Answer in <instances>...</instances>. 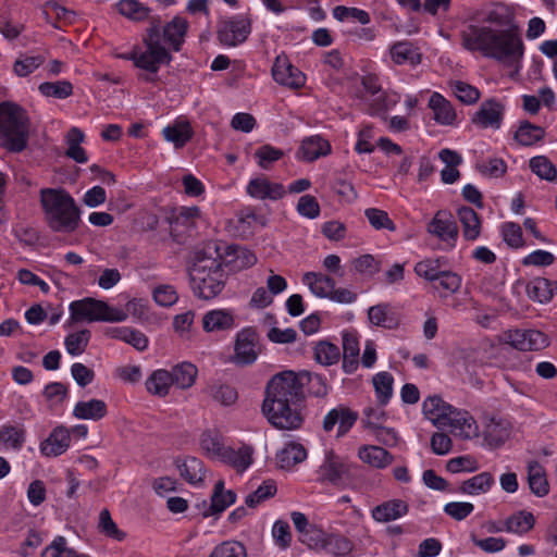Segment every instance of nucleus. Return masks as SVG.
Instances as JSON below:
<instances>
[{
    "instance_id": "obj_1",
    "label": "nucleus",
    "mask_w": 557,
    "mask_h": 557,
    "mask_svg": "<svg viewBox=\"0 0 557 557\" xmlns=\"http://www.w3.org/2000/svg\"><path fill=\"white\" fill-rule=\"evenodd\" d=\"M462 47L480 52L507 66H518L524 54L520 28L515 21V11L504 3L473 17L460 33Z\"/></svg>"
},
{
    "instance_id": "obj_2",
    "label": "nucleus",
    "mask_w": 557,
    "mask_h": 557,
    "mask_svg": "<svg viewBox=\"0 0 557 557\" xmlns=\"http://www.w3.org/2000/svg\"><path fill=\"white\" fill-rule=\"evenodd\" d=\"M305 384H311L317 397L327 394L322 375L308 371H283L275 374L267 384L262 412L267 418H302L309 414L306 405Z\"/></svg>"
},
{
    "instance_id": "obj_3",
    "label": "nucleus",
    "mask_w": 557,
    "mask_h": 557,
    "mask_svg": "<svg viewBox=\"0 0 557 557\" xmlns=\"http://www.w3.org/2000/svg\"><path fill=\"white\" fill-rule=\"evenodd\" d=\"M189 278L195 296L200 299H213L223 290L226 274L220 247L215 243H209L195 252Z\"/></svg>"
},
{
    "instance_id": "obj_4",
    "label": "nucleus",
    "mask_w": 557,
    "mask_h": 557,
    "mask_svg": "<svg viewBox=\"0 0 557 557\" xmlns=\"http://www.w3.org/2000/svg\"><path fill=\"white\" fill-rule=\"evenodd\" d=\"M40 203L47 224L53 232L72 233L78 227L81 210L65 189H41Z\"/></svg>"
},
{
    "instance_id": "obj_5",
    "label": "nucleus",
    "mask_w": 557,
    "mask_h": 557,
    "mask_svg": "<svg viewBox=\"0 0 557 557\" xmlns=\"http://www.w3.org/2000/svg\"><path fill=\"white\" fill-rule=\"evenodd\" d=\"M30 119L27 111L12 101L0 102L1 147L12 153H20L28 146Z\"/></svg>"
},
{
    "instance_id": "obj_6",
    "label": "nucleus",
    "mask_w": 557,
    "mask_h": 557,
    "mask_svg": "<svg viewBox=\"0 0 557 557\" xmlns=\"http://www.w3.org/2000/svg\"><path fill=\"white\" fill-rule=\"evenodd\" d=\"M160 17H151L150 26L147 28L146 35L143 38L146 50L140 51V49L134 48L131 52L121 53L117 57L133 61L136 67L146 72L152 74L158 73L162 64L169 65L173 60L169 49L160 44Z\"/></svg>"
},
{
    "instance_id": "obj_7",
    "label": "nucleus",
    "mask_w": 557,
    "mask_h": 557,
    "mask_svg": "<svg viewBox=\"0 0 557 557\" xmlns=\"http://www.w3.org/2000/svg\"><path fill=\"white\" fill-rule=\"evenodd\" d=\"M71 321L72 322H122L128 317L127 312L110 307L106 301L98 300L91 297H86L81 300H75L70 304Z\"/></svg>"
},
{
    "instance_id": "obj_8",
    "label": "nucleus",
    "mask_w": 557,
    "mask_h": 557,
    "mask_svg": "<svg viewBox=\"0 0 557 557\" xmlns=\"http://www.w3.org/2000/svg\"><path fill=\"white\" fill-rule=\"evenodd\" d=\"M250 33L251 20L246 15H235L219 23L216 35L220 44L236 47L246 41Z\"/></svg>"
},
{
    "instance_id": "obj_9",
    "label": "nucleus",
    "mask_w": 557,
    "mask_h": 557,
    "mask_svg": "<svg viewBox=\"0 0 557 557\" xmlns=\"http://www.w3.org/2000/svg\"><path fill=\"white\" fill-rule=\"evenodd\" d=\"M504 339L521 351L541 350L549 344L547 336L537 330H509L504 333Z\"/></svg>"
},
{
    "instance_id": "obj_10",
    "label": "nucleus",
    "mask_w": 557,
    "mask_h": 557,
    "mask_svg": "<svg viewBox=\"0 0 557 557\" xmlns=\"http://www.w3.org/2000/svg\"><path fill=\"white\" fill-rule=\"evenodd\" d=\"M259 336L255 329L246 327L237 333L235 341L234 362L238 366L252 364L258 357Z\"/></svg>"
},
{
    "instance_id": "obj_11",
    "label": "nucleus",
    "mask_w": 557,
    "mask_h": 557,
    "mask_svg": "<svg viewBox=\"0 0 557 557\" xmlns=\"http://www.w3.org/2000/svg\"><path fill=\"white\" fill-rule=\"evenodd\" d=\"M272 76L277 84L292 89L301 88L306 82L305 75L289 62L285 54L275 58Z\"/></svg>"
},
{
    "instance_id": "obj_12",
    "label": "nucleus",
    "mask_w": 557,
    "mask_h": 557,
    "mask_svg": "<svg viewBox=\"0 0 557 557\" xmlns=\"http://www.w3.org/2000/svg\"><path fill=\"white\" fill-rule=\"evenodd\" d=\"M505 106L496 98L484 100L480 109L473 114L471 122L481 128L498 129L502 126Z\"/></svg>"
},
{
    "instance_id": "obj_13",
    "label": "nucleus",
    "mask_w": 557,
    "mask_h": 557,
    "mask_svg": "<svg viewBox=\"0 0 557 557\" xmlns=\"http://www.w3.org/2000/svg\"><path fill=\"white\" fill-rule=\"evenodd\" d=\"M429 233L437 236L441 240L455 246L458 237V226L453 216L444 211H438L428 226Z\"/></svg>"
},
{
    "instance_id": "obj_14",
    "label": "nucleus",
    "mask_w": 557,
    "mask_h": 557,
    "mask_svg": "<svg viewBox=\"0 0 557 557\" xmlns=\"http://www.w3.org/2000/svg\"><path fill=\"white\" fill-rule=\"evenodd\" d=\"M422 412L425 417L432 416L433 418H449L450 416L472 418L468 410L454 407L440 395L426 397L422 403Z\"/></svg>"
},
{
    "instance_id": "obj_15",
    "label": "nucleus",
    "mask_w": 557,
    "mask_h": 557,
    "mask_svg": "<svg viewBox=\"0 0 557 557\" xmlns=\"http://www.w3.org/2000/svg\"><path fill=\"white\" fill-rule=\"evenodd\" d=\"M188 26L189 24L186 18L175 16L165 25L161 24L160 40L163 38L164 42L168 44L173 51L178 52L185 41Z\"/></svg>"
},
{
    "instance_id": "obj_16",
    "label": "nucleus",
    "mask_w": 557,
    "mask_h": 557,
    "mask_svg": "<svg viewBox=\"0 0 557 557\" xmlns=\"http://www.w3.org/2000/svg\"><path fill=\"white\" fill-rule=\"evenodd\" d=\"M247 194L260 200H278L284 197L285 189L281 183H272L265 177H256L249 181Z\"/></svg>"
},
{
    "instance_id": "obj_17",
    "label": "nucleus",
    "mask_w": 557,
    "mask_h": 557,
    "mask_svg": "<svg viewBox=\"0 0 557 557\" xmlns=\"http://www.w3.org/2000/svg\"><path fill=\"white\" fill-rule=\"evenodd\" d=\"M235 499H236V494L231 490L225 491L224 482L222 480H219L214 484L210 505H208L207 500L202 502V507H203L202 516L209 517V516L220 515L228 506L234 504Z\"/></svg>"
},
{
    "instance_id": "obj_18",
    "label": "nucleus",
    "mask_w": 557,
    "mask_h": 557,
    "mask_svg": "<svg viewBox=\"0 0 557 557\" xmlns=\"http://www.w3.org/2000/svg\"><path fill=\"white\" fill-rule=\"evenodd\" d=\"M438 429L449 428L454 436L462 440H472L482 436V422L478 420H432Z\"/></svg>"
},
{
    "instance_id": "obj_19",
    "label": "nucleus",
    "mask_w": 557,
    "mask_h": 557,
    "mask_svg": "<svg viewBox=\"0 0 557 557\" xmlns=\"http://www.w3.org/2000/svg\"><path fill=\"white\" fill-rule=\"evenodd\" d=\"M70 442V431L66 428L58 426L40 444V451L47 457H57L69 448Z\"/></svg>"
},
{
    "instance_id": "obj_20",
    "label": "nucleus",
    "mask_w": 557,
    "mask_h": 557,
    "mask_svg": "<svg viewBox=\"0 0 557 557\" xmlns=\"http://www.w3.org/2000/svg\"><path fill=\"white\" fill-rule=\"evenodd\" d=\"M348 472L347 466L335 456L332 450L325 455V460L320 467V475L323 481H329L334 485L343 483L344 478Z\"/></svg>"
},
{
    "instance_id": "obj_21",
    "label": "nucleus",
    "mask_w": 557,
    "mask_h": 557,
    "mask_svg": "<svg viewBox=\"0 0 557 557\" xmlns=\"http://www.w3.org/2000/svg\"><path fill=\"white\" fill-rule=\"evenodd\" d=\"M480 422H482V437L491 446L502 445L509 436L508 420H480Z\"/></svg>"
},
{
    "instance_id": "obj_22",
    "label": "nucleus",
    "mask_w": 557,
    "mask_h": 557,
    "mask_svg": "<svg viewBox=\"0 0 557 557\" xmlns=\"http://www.w3.org/2000/svg\"><path fill=\"white\" fill-rule=\"evenodd\" d=\"M331 152V145L321 136H310L302 140L298 150L299 158L312 162L320 157L327 156Z\"/></svg>"
},
{
    "instance_id": "obj_23",
    "label": "nucleus",
    "mask_w": 557,
    "mask_h": 557,
    "mask_svg": "<svg viewBox=\"0 0 557 557\" xmlns=\"http://www.w3.org/2000/svg\"><path fill=\"white\" fill-rule=\"evenodd\" d=\"M389 54L394 63L401 65L409 63L416 66L421 63L422 54L412 42L397 41L389 48Z\"/></svg>"
},
{
    "instance_id": "obj_24",
    "label": "nucleus",
    "mask_w": 557,
    "mask_h": 557,
    "mask_svg": "<svg viewBox=\"0 0 557 557\" xmlns=\"http://www.w3.org/2000/svg\"><path fill=\"white\" fill-rule=\"evenodd\" d=\"M408 512V505L401 499H391L372 509V518L377 522L396 520Z\"/></svg>"
},
{
    "instance_id": "obj_25",
    "label": "nucleus",
    "mask_w": 557,
    "mask_h": 557,
    "mask_svg": "<svg viewBox=\"0 0 557 557\" xmlns=\"http://www.w3.org/2000/svg\"><path fill=\"white\" fill-rule=\"evenodd\" d=\"M200 447L211 459L221 460L228 448L219 430H207L200 436Z\"/></svg>"
},
{
    "instance_id": "obj_26",
    "label": "nucleus",
    "mask_w": 557,
    "mask_h": 557,
    "mask_svg": "<svg viewBox=\"0 0 557 557\" xmlns=\"http://www.w3.org/2000/svg\"><path fill=\"white\" fill-rule=\"evenodd\" d=\"M457 215L462 226L463 238L469 242L475 240L481 234L479 214L472 208L462 206L457 210Z\"/></svg>"
},
{
    "instance_id": "obj_27",
    "label": "nucleus",
    "mask_w": 557,
    "mask_h": 557,
    "mask_svg": "<svg viewBox=\"0 0 557 557\" xmlns=\"http://www.w3.org/2000/svg\"><path fill=\"white\" fill-rule=\"evenodd\" d=\"M234 326V315L225 309L208 311L202 318V327L206 332L226 331Z\"/></svg>"
},
{
    "instance_id": "obj_28",
    "label": "nucleus",
    "mask_w": 557,
    "mask_h": 557,
    "mask_svg": "<svg viewBox=\"0 0 557 557\" xmlns=\"http://www.w3.org/2000/svg\"><path fill=\"white\" fill-rule=\"evenodd\" d=\"M528 484L531 492L537 497H544L549 492L545 469L536 460L528 463Z\"/></svg>"
},
{
    "instance_id": "obj_29",
    "label": "nucleus",
    "mask_w": 557,
    "mask_h": 557,
    "mask_svg": "<svg viewBox=\"0 0 557 557\" xmlns=\"http://www.w3.org/2000/svg\"><path fill=\"white\" fill-rule=\"evenodd\" d=\"M164 138L174 144L175 148L184 147L193 137L190 123L186 120H176L162 131Z\"/></svg>"
},
{
    "instance_id": "obj_30",
    "label": "nucleus",
    "mask_w": 557,
    "mask_h": 557,
    "mask_svg": "<svg viewBox=\"0 0 557 557\" xmlns=\"http://www.w3.org/2000/svg\"><path fill=\"white\" fill-rule=\"evenodd\" d=\"M555 292H557V282H552L545 277H535L527 285L529 298L541 304L548 302Z\"/></svg>"
},
{
    "instance_id": "obj_31",
    "label": "nucleus",
    "mask_w": 557,
    "mask_h": 557,
    "mask_svg": "<svg viewBox=\"0 0 557 557\" xmlns=\"http://www.w3.org/2000/svg\"><path fill=\"white\" fill-rule=\"evenodd\" d=\"M359 342L355 334L343 333V370L350 374L358 368Z\"/></svg>"
},
{
    "instance_id": "obj_32",
    "label": "nucleus",
    "mask_w": 557,
    "mask_h": 557,
    "mask_svg": "<svg viewBox=\"0 0 557 557\" xmlns=\"http://www.w3.org/2000/svg\"><path fill=\"white\" fill-rule=\"evenodd\" d=\"M429 107L434 112V120L442 125H453L456 121V112L451 103L441 94L434 92L429 100Z\"/></svg>"
},
{
    "instance_id": "obj_33",
    "label": "nucleus",
    "mask_w": 557,
    "mask_h": 557,
    "mask_svg": "<svg viewBox=\"0 0 557 557\" xmlns=\"http://www.w3.org/2000/svg\"><path fill=\"white\" fill-rule=\"evenodd\" d=\"M302 282L308 285L312 294L320 298H329L335 287L334 278L317 272L305 273Z\"/></svg>"
},
{
    "instance_id": "obj_34",
    "label": "nucleus",
    "mask_w": 557,
    "mask_h": 557,
    "mask_svg": "<svg viewBox=\"0 0 557 557\" xmlns=\"http://www.w3.org/2000/svg\"><path fill=\"white\" fill-rule=\"evenodd\" d=\"M307 458V451L301 444L288 443L276 454V462L281 469L290 470Z\"/></svg>"
},
{
    "instance_id": "obj_35",
    "label": "nucleus",
    "mask_w": 557,
    "mask_h": 557,
    "mask_svg": "<svg viewBox=\"0 0 557 557\" xmlns=\"http://www.w3.org/2000/svg\"><path fill=\"white\" fill-rule=\"evenodd\" d=\"M544 137L545 129L527 120L520 121L519 126L513 134V139L524 147L534 146L536 143L542 141Z\"/></svg>"
},
{
    "instance_id": "obj_36",
    "label": "nucleus",
    "mask_w": 557,
    "mask_h": 557,
    "mask_svg": "<svg viewBox=\"0 0 557 557\" xmlns=\"http://www.w3.org/2000/svg\"><path fill=\"white\" fill-rule=\"evenodd\" d=\"M358 456L363 462L377 469L386 468L394 460L393 456L386 449L372 445L360 447Z\"/></svg>"
},
{
    "instance_id": "obj_37",
    "label": "nucleus",
    "mask_w": 557,
    "mask_h": 557,
    "mask_svg": "<svg viewBox=\"0 0 557 557\" xmlns=\"http://www.w3.org/2000/svg\"><path fill=\"white\" fill-rule=\"evenodd\" d=\"M145 385L149 394L158 397H165L169 395L173 384L169 371L159 369L149 375Z\"/></svg>"
},
{
    "instance_id": "obj_38",
    "label": "nucleus",
    "mask_w": 557,
    "mask_h": 557,
    "mask_svg": "<svg viewBox=\"0 0 557 557\" xmlns=\"http://www.w3.org/2000/svg\"><path fill=\"white\" fill-rule=\"evenodd\" d=\"M117 12L132 22H143L149 18L151 9L138 0H120L115 3Z\"/></svg>"
},
{
    "instance_id": "obj_39",
    "label": "nucleus",
    "mask_w": 557,
    "mask_h": 557,
    "mask_svg": "<svg viewBox=\"0 0 557 557\" xmlns=\"http://www.w3.org/2000/svg\"><path fill=\"white\" fill-rule=\"evenodd\" d=\"M169 373L173 385L186 389L194 385L198 370L196 366L190 362H182L174 366Z\"/></svg>"
},
{
    "instance_id": "obj_40",
    "label": "nucleus",
    "mask_w": 557,
    "mask_h": 557,
    "mask_svg": "<svg viewBox=\"0 0 557 557\" xmlns=\"http://www.w3.org/2000/svg\"><path fill=\"white\" fill-rule=\"evenodd\" d=\"M180 474L190 484H197L203 481L205 466L203 462L196 457H187L181 462L176 460Z\"/></svg>"
},
{
    "instance_id": "obj_41",
    "label": "nucleus",
    "mask_w": 557,
    "mask_h": 557,
    "mask_svg": "<svg viewBox=\"0 0 557 557\" xmlns=\"http://www.w3.org/2000/svg\"><path fill=\"white\" fill-rule=\"evenodd\" d=\"M494 484V476L490 472H481L466 481L459 487V492L468 495H479L490 491Z\"/></svg>"
},
{
    "instance_id": "obj_42",
    "label": "nucleus",
    "mask_w": 557,
    "mask_h": 557,
    "mask_svg": "<svg viewBox=\"0 0 557 557\" xmlns=\"http://www.w3.org/2000/svg\"><path fill=\"white\" fill-rule=\"evenodd\" d=\"M535 524V517L532 512L520 510L511 515L505 522V530L517 534H524L531 531Z\"/></svg>"
},
{
    "instance_id": "obj_43",
    "label": "nucleus",
    "mask_w": 557,
    "mask_h": 557,
    "mask_svg": "<svg viewBox=\"0 0 557 557\" xmlns=\"http://www.w3.org/2000/svg\"><path fill=\"white\" fill-rule=\"evenodd\" d=\"M206 394L222 406H231L238 398L237 389L228 384L212 383L206 388Z\"/></svg>"
},
{
    "instance_id": "obj_44",
    "label": "nucleus",
    "mask_w": 557,
    "mask_h": 557,
    "mask_svg": "<svg viewBox=\"0 0 557 557\" xmlns=\"http://www.w3.org/2000/svg\"><path fill=\"white\" fill-rule=\"evenodd\" d=\"M369 321L377 326L385 329H395L398 325V321L394 313L389 310L387 304H380L372 306L368 310Z\"/></svg>"
},
{
    "instance_id": "obj_45",
    "label": "nucleus",
    "mask_w": 557,
    "mask_h": 557,
    "mask_svg": "<svg viewBox=\"0 0 557 557\" xmlns=\"http://www.w3.org/2000/svg\"><path fill=\"white\" fill-rule=\"evenodd\" d=\"M252 448L250 446H244L238 450L227 448L223 455L221 461L233 466L237 471H245L252 461Z\"/></svg>"
},
{
    "instance_id": "obj_46",
    "label": "nucleus",
    "mask_w": 557,
    "mask_h": 557,
    "mask_svg": "<svg viewBox=\"0 0 557 557\" xmlns=\"http://www.w3.org/2000/svg\"><path fill=\"white\" fill-rule=\"evenodd\" d=\"M200 215V209L197 206L194 207H181L180 209L173 210L168 216L172 232L177 231L180 225L190 227L194 225L195 220Z\"/></svg>"
},
{
    "instance_id": "obj_47",
    "label": "nucleus",
    "mask_w": 557,
    "mask_h": 557,
    "mask_svg": "<svg viewBox=\"0 0 557 557\" xmlns=\"http://www.w3.org/2000/svg\"><path fill=\"white\" fill-rule=\"evenodd\" d=\"M107 413V404L101 399L79 401L73 411L75 418H103Z\"/></svg>"
},
{
    "instance_id": "obj_48",
    "label": "nucleus",
    "mask_w": 557,
    "mask_h": 557,
    "mask_svg": "<svg viewBox=\"0 0 557 557\" xmlns=\"http://www.w3.org/2000/svg\"><path fill=\"white\" fill-rule=\"evenodd\" d=\"M41 557H89L87 554H79L74 548L69 547L67 540L64 536H57L42 550Z\"/></svg>"
},
{
    "instance_id": "obj_49",
    "label": "nucleus",
    "mask_w": 557,
    "mask_h": 557,
    "mask_svg": "<svg viewBox=\"0 0 557 557\" xmlns=\"http://www.w3.org/2000/svg\"><path fill=\"white\" fill-rule=\"evenodd\" d=\"M25 442L24 429L17 425H4L0 430V445L5 449H20Z\"/></svg>"
},
{
    "instance_id": "obj_50",
    "label": "nucleus",
    "mask_w": 557,
    "mask_h": 557,
    "mask_svg": "<svg viewBox=\"0 0 557 557\" xmlns=\"http://www.w3.org/2000/svg\"><path fill=\"white\" fill-rule=\"evenodd\" d=\"M339 358V348L327 341H321L314 346V359L323 366L335 364Z\"/></svg>"
},
{
    "instance_id": "obj_51",
    "label": "nucleus",
    "mask_w": 557,
    "mask_h": 557,
    "mask_svg": "<svg viewBox=\"0 0 557 557\" xmlns=\"http://www.w3.org/2000/svg\"><path fill=\"white\" fill-rule=\"evenodd\" d=\"M530 169L542 180L554 182L557 178L556 166L546 156H536L531 158Z\"/></svg>"
},
{
    "instance_id": "obj_52",
    "label": "nucleus",
    "mask_w": 557,
    "mask_h": 557,
    "mask_svg": "<svg viewBox=\"0 0 557 557\" xmlns=\"http://www.w3.org/2000/svg\"><path fill=\"white\" fill-rule=\"evenodd\" d=\"M354 548V543L339 534L329 533L323 549L335 556H346Z\"/></svg>"
},
{
    "instance_id": "obj_53",
    "label": "nucleus",
    "mask_w": 557,
    "mask_h": 557,
    "mask_svg": "<svg viewBox=\"0 0 557 557\" xmlns=\"http://www.w3.org/2000/svg\"><path fill=\"white\" fill-rule=\"evenodd\" d=\"M379 401L385 405L393 394V375L388 372H380L372 379Z\"/></svg>"
},
{
    "instance_id": "obj_54",
    "label": "nucleus",
    "mask_w": 557,
    "mask_h": 557,
    "mask_svg": "<svg viewBox=\"0 0 557 557\" xmlns=\"http://www.w3.org/2000/svg\"><path fill=\"white\" fill-rule=\"evenodd\" d=\"M98 531L116 541H123L126 537V533L117 528L116 523L111 518L110 511L106 508L99 513Z\"/></svg>"
},
{
    "instance_id": "obj_55",
    "label": "nucleus",
    "mask_w": 557,
    "mask_h": 557,
    "mask_svg": "<svg viewBox=\"0 0 557 557\" xmlns=\"http://www.w3.org/2000/svg\"><path fill=\"white\" fill-rule=\"evenodd\" d=\"M38 89L44 96L58 99H65L73 94V85L69 81L45 82Z\"/></svg>"
},
{
    "instance_id": "obj_56",
    "label": "nucleus",
    "mask_w": 557,
    "mask_h": 557,
    "mask_svg": "<svg viewBox=\"0 0 557 557\" xmlns=\"http://www.w3.org/2000/svg\"><path fill=\"white\" fill-rule=\"evenodd\" d=\"M461 276L457 273L448 270H444L437 277L436 282L432 284V288L437 290L440 287L446 290L443 297H447L448 294H455L461 286Z\"/></svg>"
},
{
    "instance_id": "obj_57",
    "label": "nucleus",
    "mask_w": 557,
    "mask_h": 557,
    "mask_svg": "<svg viewBox=\"0 0 557 557\" xmlns=\"http://www.w3.org/2000/svg\"><path fill=\"white\" fill-rule=\"evenodd\" d=\"M284 151L271 145H263L259 147L253 156L258 161V165L263 170H270L273 162L284 157Z\"/></svg>"
},
{
    "instance_id": "obj_58",
    "label": "nucleus",
    "mask_w": 557,
    "mask_h": 557,
    "mask_svg": "<svg viewBox=\"0 0 557 557\" xmlns=\"http://www.w3.org/2000/svg\"><path fill=\"white\" fill-rule=\"evenodd\" d=\"M89 339L90 331L82 330L79 332L69 334L65 337L64 344L70 355L78 356L85 351Z\"/></svg>"
},
{
    "instance_id": "obj_59",
    "label": "nucleus",
    "mask_w": 557,
    "mask_h": 557,
    "mask_svg": "<svg viewBox=\"0 0 557 557\" xmlns=\"http://www.w3.org/2000/svg\"><path fill=\"white\" fill-rule=\"evenodd\" d=\"M276 493V484L272 480L264 481L255 492L247 495L245 504L255 508L263 500L273 497Z\"/></svg>"
},
{
    "instance_id": "obj_60",
    "label": "nucleus",
    "mask_w": 557,
    "mask_h": 557,
    "mask_svg": "<svg viewBox=\"0 0 557 557\" xmlns=\"http://www.w3.org/2000/svg\"><path fill=\"white\" fill-rule=\"evenodd\" d=\"M441 259H425L418 262L414 272L432 283L436 282V277L443 272Z\"/></svg>"
},
{
    "instance_id": "obj_61",
    "label": "nucleus",
    "mask_w": 557,
    "mask_h": 557,
    "mask_svg": "<svg viewBox=\"0 0 557 557\" xmlns=\"http://www.w3.org/2000/svg\"><path fill=\"white\" fill-rule=\"evenodd\" d=\"M455 96L466 104H473L480 99V91L476 87L461 81L450 83Z\"/></svg>"
},
{
    "instance_id": "obj_62",
    "label": "nucleus",
    "mask_w": 557,
    "mask_h": 557,
    "mask_svg": "<svg viewBox=\"0 0 557 557\" xmlns=\"http://www.w3.org/2000/svg\"><path fill=\"white\" fill-rule=\"evenodd\" d=\"M44 61L41 55H24L14 62L13 71L17 76L25 77L37 70Z\"/></svg>"
},
{
    "instance_id": "obj_63",
    "label": "nucleus",
    "mask_w": 557,
    "mask_h": 557,
    "mask_svg": "<svg viewBox=\"0 0 557 557\" xmlns=\"http://www.w3.org/2000/svg\"><path fill=\"white\" fill-rule=\"evenodd\" d=\"M364 215L367 216L371 226L375 230L386 228L388 231H395L396 226L394 222L389 219L388 214L384 210L369 208L366 209Z\"/></svg>"
},
{
    "instance_id": "obj_64",
    "label": "nucleus",
    "mask_w": 557,
    "mask_h": 557,
    "mask_svg": "<svg viewBox=\"0 0 557 557\" xmlns=\"http://www.w3.org/2000/svg\"><path fill=\"white\" fill-rule=\"evenodd\" d=\"M209 557H247V553L242 543L226 541L218 545Z\"/></svg>"
}]
</instances>
